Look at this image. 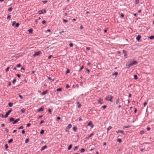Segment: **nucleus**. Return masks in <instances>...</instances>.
Instances as JSON below:
<instances>
[{
    "mask_svg": "<svg viewBox=\"0 0 154 154\" xmlns=\"http://www.w3.org/2000/svg\"><path fill=\"white\" fill-rule=\"evenodd\" d=\"M88 125L91 126V128H93L94 127V125L91 121H90L88 122Z\"/></svg>",
    "mask_w": 154,
    "mask_h": 154,
    "instance_id": "obj_4",
    "label": "nucleus"
},
{
    "mask_svg": "<svg viewBox=\"0 0 154 154\" xmlns=\"http://www.w3.org/2000/svg\"><path fill=\"white\" fill-rule=\"evenodd\" d=\"M48 112L50 114H51V110L50 109H49L48 110Z\"/></svg>",
    "mask_w": 154,
    "mask_h": 154,
    "instance_id": "obj_59",
    "label": "nucleus"
},
{
    "mask_svg": "<svg viewBox=\"0 0 154 154\" xmlns=\"http://www.w3.org/2000/svg\"><path fill=\"white\" fill-rule=\"evenodd\" d=\"M46 23V21L45 20H43L42 22V23L43 24L45 23Z\"/></svg>",
    "mask_w": 154,
    "mask_h": 154,
    "instance_id": "obj_49",
    "label": "nucleus"
},
{
    "mask_svg": "<svg viewBox=\"0 0 154 154\" xmlns=\"http://www.w3.org/2000/svg\"><path fill=\"white\" fill-rule=\"evenodd\" d=\"M118 74V72H116L114 73H113L112 74V75H117Z\"/></svg>",
    "mask_w": 154,
    "mask_h": 154,
    "instance_id": "obj_40",
    "label": "nucleus"
},
{
    "mask_svg": "<svg viewBox=\"0 0 154 154\" xmlns=\"http://www.w3.org/2000/svg\"><path fill=\"white\" fill-rule=\"evenodd\" d=\"M47 148V146L46 145H45L44 146H43L42 147L41 149V151H43L45 149Z\"/></svg>",
    "mask_w": 154,
    "mask_h": 154,
    "instance_id": "obj_8",
    "label": "nucleus"
},
{
    "mask_svg": "<svg viewBox=\"0 0 154 154\" xmlns=\"http://www.w3.org/2000/svg\"><path fill=\"white\" fill-rule=\"evenodd\" d=\"M134 78L135 79H137V76L136 75H134Z\"/></svg>",
    "mask_w": 154,
    "mask_h": 154,
    "instance_id": "obj_34",
    "label": "nucleus"
},
{
    "mask_svg": "<svg viewBox=\"0 0 154 154\" xmlns=\"http://www.w3.org/2000/svg\"><path fill=\"white\" fill-rule=\"evenodd\" d=\"M133 65H136L137 63V61L135 60L132 62Z\"/></svg>",
    "mask_w": 154,
    "mask_h": 154,
    "instance_id": "obj_14",
    "label": "nucleus"
},
{
    "mask_svg": "<svg viewBox=\"0 0 154 154\" xmlns=\"http://www.w3.org/2000/svg\"><path fill=\"white\" fill-rule=\"evenodd\" d=\"M120 101V99L119 98H118L117 99L116 101V104H118L119 103Z\"/></svg>",
    "mask_w": 154,
    "mask_h": 154,
    "instance_id": "obj_20",
    "label": "nucleus"
},
{
    "mask_svg": "<svg viewBox=\"0 0 154 154\" xmlns=\"http://www.w3.org/2000/svg\"><path fill=\"white\" fill-rule=\"evenodd\" d=\"M141 36L140 35H138L136 38V39L137 41H139L140 40Z\"/></svg>",
    "mask_w": 154,
    "mask_h": 154,
    "instance_id": "obj_7",
    "label": "nucleus"
},
{
    "mask_svg": "<svg viewBox=\"0 0 154 154\" xmlns=\"http://www.w3.org/2000/svg\"><path fill=\"white\" fill-rule=\"evenodd\" d=\"M73 130L74 131H76L78 128L76 126H74L73 128Z\"/></svg>",
    "mask_w": 154,
    "mask_h": 154,
    "instance_id": "obj_13",
    "label": "nucleus"
},
{
    "mask_svg": "<svg viewBox=\"0 0 154 154\" xmlns=\"http://www.w3.org/2000/svg\"><path fill=\"white\" fill-rule=\"evenodd\" d=\"M72 144H70V145L69 147H68V150H70L71 149L72 147Z\"/></svg>",
    "mask_w": 154,
    "mask_h": 154,
    "instance_id": "obj_25",
    "label": "nucleus"
},
{
    "mask_svg": "<svg viewBox=\"0 0 154 154\" xmlns=\"http://www.w3.org/2000/svg\"><path fill=\"white\" fill-rule=\"evenodd\" d=\"M13 141V139H11L8 140V143H11Z\"/></svg>",
    "mask_w": 154,
    "mask_h": 154,
    "instance_id": "obj_27",
    "label": "nucleus"
},
{
    "mask_svg": "<svg viewBox=\"0 0 154 154\" xmlns=\"http://www.w3.org/2000/svg\"><path fill=\"white\" fill-rule=\"evenodd\" d=\"M113 98V97L110 95H108L107 96L105 99V100L109 101L110 102H113L112 100V99Z\"/></svg>",
    "mask_w": 154,
    "mask_h": 154,
    "instance_id": "obj_1",
    "label": "nucleus"
},
{
    "mask_svg": "<svg viewBox=\"0 0 154 154\" xmlns=\"http://www.w3.org/2000/svg\"><path fill=\"white\" fill-rule=\"evenodd\" d=\"M84 68L83 66H82L79 69V71H80L82 70Z\"/></svg>",
    "mask_w": 154,
    "mask_h": 154,
    "instance_id": "obj_48",
    "label": "nucleus"
},
{
    "mask_svg": "<svg viewBox=\"0 0 154 154\" xmlns=\"http://www.w3.org/2000/svg\"><path fill=\"white\" fill-rule=\"evenodd\" d=\"M9 67H8L6 68V69L5 71H6V72H7L8 71V70H9Z\"/></svg>",
    "mask_w": 154,
    "mask_h": 154,
    "instance_id": "obj_45",
    "label": "nucleus"
},
{
    "mask_svg": "<svg viewBox=\"0 0 154 154\" xmlns=\"http://www.w3.org/2000/svg\"><path fill=\"white\" fill-rule=\"evenodd\" d=\"M102 108H103V109H105L106 107V105H104L102 106Z\"/></svg>",
    "mask_w": 154,
    "mask_h": 154,
    "instance_id": "obj_52",
    "label": "nucleus"
},
{
    "mask_svg": "<svg viewBox=\"0 0 154 154\" xmlns=\"http://www.w3.org/2000/svg\"><path fill=\"white\" fill-rule=\"evenodd\" d=\"M72 125L71 124H68V125L66 127V129H69V128H71V127H72Z\"/></svg>",
    "mask_w": 154,
    "mask_h": 154,
    "instance_id": "obj_10",
    "label": "nucleus"
},
{
    "mask_svg": "<svg viewBox=\"0 0 154 154\" xmlns=\"http://www.w3.org/2000/svg\"><path fill=\"white\" fill-rule=\"evenodd\" d=\"M147 104V103L146 102H145L143 103L144 106H145Z\"/></svg>",
    "mask_w": 154,
    "mask_h": 154,
    "instance_id": "obj_63",
    "label": "nucleus"
},
{
    "mask_svg": "<svg viewBox=\"0 0 154 154\" xmlns=\"http://www.w3.org/2000/svg\"><path fill=\"white\" fill-rule=\"evenodd\" d=\"M12 7H10L8 8V11L9 12H11L12 11Z\"/></svg>",
    "mask_w": 154,
    "mask_h": 154,
    "instance_id": "obj_29",
    "label": "nucleus"
},
{
    "mask_svg": "<svg viewBox=\"0 0 154 154\" xmlns=\"http://www.w3.org/2000/svg\"><path fill=\"white\" fill-rule=\"evenodd\" d=\"M131 67L130 66V65L129 64H126V67L127 68V69H129V68Z\"/></svg>",
    "mask_w": 154,
    "mask_h": 154,
    "instance_id": "obj_16",
    "label": "nucleus"
},
{
    "mask_svg": "<svg viewBox=\"0 0 154 154\" xmlns=\"http://www.w3.org/2000/svg\"><path fill=\"white\" fill-rule=\"evenodd\" d=\"M29 141V139L28 138L26 139L25 140V142L26 143H27Z\"/></svg>",
    "mask_w": 154,
    "mask_h": 154,
    "instance_id": "obj_26",
    "label": "nucleus"
},
{
    "mask_svg": "<svg viewBox=\"0 0 154 154\" xmlns=\"http://www.w3.org/2000/svg\"><path fill=\"white\" fill-rule=\"evenodd\" d=\"M12 111V109H11L10 110H9L8 112H7L6 114H5L4 117L5 118H7L8 117V115L10 114V113Z\"/></svg>",
    "mask_w": 154,
    "mask_h": 154,
    "instance_id": "obj_2",
    "label": "nucleus"
},
{
    "mask_svg": "<svg viewBox=\"0 0 154 154\" xmlns=\"http://www.w3.org/2000/svg\"><path fill=\"white\" fill-rule=\"evenodd\" d=\"M44 133V130L42 129L41 131L40 132V134H43Z\"/></svg>",
    "mask_w": 154,
    "mask_h": 154,
    "instance_id": "obj_37",
    "label": "nucleus"
},
{
    "mask_svg": "<svg viewBox=\"0 0 154 154\" xmlns=\"http://www.w3.org/2000/svg\"><path fill=\"white\" fill-rule=\"evenodd\" d=\"M85 149L84 148H82L81 150L80 151L82 152H85Z\"/></svg>",
    "mask_w": 154,
    "mask_h": 154,
    "instance_id": "obj_32",
    "label": "nucleus"
},
{
    "mask_svg": "<svg viewBox=\"0 0 154 154\" xmlns=\"http://www.w3.org/2000/svg\"><path fill=\"white\" fill-rule=\"evenodd\" d=\"M30 34H32V33L33 29H30L28 30Z\"/></svg>",
    "mask_w": 154,
    "mask_h": 154,
    "instance_id": "obj_12",
    "label": "nucleus"
},
{
    "mask_svg": "<svg viewBox=\"0 0 154 154\" xmlns=\"http://www.w3.org/2000/svg\"><path fill=\"white\" fill-rule=\"evenodd\" d=\"M150 128L149 127H147L146 128V130L147 131H149L150 130Z\"/></svg>",
    "mask_w": 154,
    "mask_h": 154,
    "instance_id": "obj_55",
    "label": "nucleus"
},
{
    "mask_svg": "<svg viewBox=\"0 0 154 154\" xmlns=\"http://www.w3.org/2000/svg\"><path fill=\"white\" fill-rule=\"evenodd\" d=\"M16 66L17 67H20L21 66V65L20 63H19V64H17V65Z\"/></svg>",
    "mask_w": 154,
    "mask_h": 154,
    "instance_id": "obj_42",
    "label": "nucleus"
},
{
    "mask_svg": "<svg viewBox=\"0 0 154 154\" xmlns=\"http://www.w3.org/2000/svg\"><path fill=\"white\" fill-rule=\"evenodd\" d=\"M0 116L3 118L4 117L3 115V114H2V113L0 114Z\"/></svg>",
    "mask_w": 154,
    "mask_h": 154,
    "instance_id": "obj_53",
    "label": "nucleus"
},
{
    "mask_svg": "<svg viewBox=\"0 0 154 154\" xmlns=\"http://www.w3.org/2000/svg\"><path fill=\"white\" fill-rule=\"evenodd\" d=\"M48 79H49V80H52V81H54V79H51V77H48Z\"/></svg>",
    "mask_w": 154,
    "mask_h": 154,
    "instance_id": "obj_50",
    "label": "nucleus"
},
{
    "mask_svg": "<svg viewBox=\"0 0 154 154\" xmlns=\"http://www.w3.org/2000/svg\"><path fill=\"white\" fill-rule=\"evenodd\" d=\"M69 72H70V70L69 69H67L66 72V74H68V73H69Z\"/></svg>",
    "mask_w": 154,
    "mask_h": 154,
    "instance_id": "obj_31",
    "label": "nucleus"
},
{
    "mask_svg": "<svg viewBox=\"0 0 154 154\" xmlns=\"http://www.w3.org/2000/svg\"><path fill=\"white\" fill-rule=\"evenodd\" d=\"M45 122L44 121H43V120H42L41 121V122H40V124H42V123H43Z\"/></svg>",
    "mask_w": 154,
    "mask_h": 154,
    "instance_id": "obj_57",
    "label": "nucleus"
},
{
    "mask_svg": "<svg viewBox=\"0 0 154 154\" xmlns=\"http://www.w3.org/2000/svg\"><path fill=\"white\" fill-rule=\"evenodd\" d=\"M86 70L87 71L88 73H89L90 72L89 70L87 68L86 69Z\"/></svg>",
    "mask_w": 154,
    "mask_h": 154,
    "instance_id": "obj_56",
    "label": "nucleus"
},
{
    "mask_svg": "<svg viewBox=\"0 0 154 154\" xmlns=\"http://www.w3.org/2000/svg\"><path fill=\"white\" fill-rule=\"evenodd\" d=\"M120 15H121V16L122 17H124V15H123V14L122 13H121V14H120Z\"/></svg>",
    "mask_w": 154,
    "mask_h": 154,
    "instance_id": "obj_58",
    "label": "nucleus"
},
{
    "mask_svg": "<svg viewBox=\"0 0 154 154\" xmlns=\"http://www.w3.org/2000/svg\"><path fill=\"white\" fill-rule=\"evenodd\" d=\"M9 121H10V122H12V121H14V119L13 118H10L9 119Z\"/></svg>",
    "mask_w": 154,
    "mask_h": 154,
    "instance_id": "obj_23",
    "label": "nucleus"
},
{
    "mask_svg": "<svg viewBox=\"0 0 154 154\" xmlns=\"http://www.w3.org/2000/svg\"><path fill=\"white\" fill-rule=\"evenodd\" d=\"M23 128V126H21L20 127H18V129H22Z\"/></svg>",
    "mask_w": 154,
    "mask_h": 154,
    "instance_id": "obj_41",
    "label": "nucleus"
},
{
    "mask_svg": "<svg viewBox=\"0 0 154 154\" xmlns=\"http://www.w3.org/2000/svg\"><path fill=\"white\" fill-rule=\"evenodd\" d=\"M112 128V127L111 126H109L107 128V131H108L109 130L111 129Z\"/></svg>",
    "mask_w": 154,
    "mask_h": 154,
    "instance_id": "obj_30",
    "label": "nucleus"
},
{
    "mask_svg": "<svg viewBox=\"0 0 154 154\" xmlns=\"http://www.w3.org/2000/svg\"><path fill=\"white\" fill-rule=\"evenodd\" d=\"M15 23H16V22L15 21L13 22H12V26H14V25L15 24Z\"/></svg>",
    "mask_w": 154,
    "mask_h": 154,
    "instance_id": "obj_44",
    "label": "nucleus"
},
{
    "mask_svg": "<svg viewBox=\"0 0 154 154\" xmlns=\"http://www.w3.org/2000/svg\"><path fill=\"white\" fill-rule=\"evenodd\" d=\"M130 125H128V126L125 125L123 126V128L124 129V128H129L130 127Z\"/></svg>",
    "mask_w": 154,
    "mask_h": 154,
    "instance_id": "obj_21",
    "label": "nucleus"
},
{
    "mask_svg": "<svg viewBox=\"0 0 154 154\" xmlns=\"http://www.w3.org/2000/svg\"><path fill=\"white\" fill-rule=\"evenodd\" d=\"M25 111V109L24 108H23L21 110V112L22 113L24 112Z\"/></svg>",
    "mask_w": 154,
    "mask_h": 154,
    "instance_id": "obj_22",
    "label": "nucleus"
},
{
    "mask_svg": "<svg viewBox=\"0 0 154 154\" xmlns=\"http://www.w3.org/2000/svg\"><path fill=\"white\" fill-rule=\"evenodd\" d=\"M11 18V15H8L7 17V19H10Z\"/></svg>",
    "mask_w": 154,
    "mask_h": 154,
    "instance_id": "obj_43",
    "label": "nucleus"
},
{
    "mask_svg": "<svg viewBox=\"0 0 154 154\" xmlns=\"http://www.w3.org/2000/svg\"><path fill=\"white\" fill-rule=\"evenodd\" d=\"M19 26V24L18 23H17L15 25V27H18Z\"/></svg>",
    "mask_w": 154,
    "mask_h": 154,
    "instance_id": "obj_35",
    "label": "nucleus"
},
{
    "mask_svg": "<svg viewBox=\"0 0 154 154\" xmlns=\"http://www.w3.org/2000/svg\"><path fill=\"white\" fill-rule=\"evenodd\" d=\"M5 148L6 149H7L8 147V145L7 144H5Z\"/></svg>",
    "mask_w": 154,
    "mask_h": 154,
    "instance_id": "obj_62",
    "label": "nucleus"
},
{
    "mask_svg": "<svg viewBox=\"0 0 154 154\" xmlns=\"http://www.w3.org/2000/svg\"><path fill=\"white\" fill-rule=\"evenodd\" d=\"M69 46L71 48L73 46V44L72 43H70L69 44Z\"/></svg>",
    "mask_w": 154,
    "mask_h": 154,
    "instance_id": "obj_39",
    "label": "nucleus"
},
{
    "mask_svg": "<svg viewBox=\"0 0 154 154\" xmlns=\"http://www.w3.org/2000/svg\"><path fill=\"white\" fill-rule=\"evenodd\" d=\"M48 92V91L46 90L45 91H43L41 94L42 95H45Z\"/></svg>",
    "mask_w": 154,
    "mask_h": 154,
    "instance_id": "obj_9",
    "label": "nucleus"
},
{
    "mask_svg": "<svg viewBox=\"0 0 154 154\" xmlns=\"http://www.w3.org/2000/svg\"><path fill=\"white\" fill-rule=\"evenodd\" d=\"M38 13L40 14H43L42 10L39 11L38 12Z\"/></svg>",
    "mask_w": 154,
    "mask_h": 154,
    "instance_id": "obj_15",
    "label": "nucleus"
},
{
    "mask_svg": "<svg viewBox=\"0 0 154 154\" xmlns=\"http://www.w3.org/2000/svg\"><path fill=\"white\" fill-rule=\"evenodd\" d=\"M78 148V146H75L74 148V150H75L76 149H77Z\"/></svg>",
    "mask_w": 154,
    "mask_h": 154,
    "instance_id": "obj_46",
    "label": "nucleus"
},
{
    "mask_svg": "<svg viewBox=\"0 0 154 154\" xmlns=\"http://www.w3.org/2000/svg\"><path fill=\"white\" fill-rule=\"evenodd\" d=\"M5 131H6L7 133H8V131H9V130L7 128H5Z\"/></svg>",
    "mask_w": 154,
    "mask_h": 154,
    "instance_id": "obj_64",
    "label": "nucleus"
},
{
    "mask_svg": "<svg viewBox=\"0 0 154 154\" xmlns=\"http://www.w3.org/2000/svg\"><path fill=\"white\" fill-rule=\"evenodd\" d=\"M11 82H8V86H10L11 85Z\"/></svg>",
    "mask_w": 154,
    "mask_h": 154,
    "instance_id": "obj_61",
    "label": "nucleus"
},
{
    "mask_svg": "<svg viewBox=\"0 0 154 154\" xmlns=\"http://www.w3.org/2000/svg\"><path fill=\"white\" fill-rule=\"evenodd\" d=\"M62 89L61 88H58L57 89V91H61Z\"/></svg>",
    "mask_w": 154,
    "mask_h": 154,
    "instance_id": "obj_38",
    "label": "nucleus"
},
{
    "mask_svg": "<svg viewBox=\"0 0 154 154\" xmlns=\"http://www.w3.org/2000/svg\"><path fill=\"white\" fill-rule=\"evenodd\" d=\"M117 142L120 143L122 142V140L121 139L119 138L117 139Z\"/></svg>",
    "mask_w": 154,
    "mask_h": 154,
    "instance_id": "obj_33",
    "label": "nucleus"
},
{
    "mask_svg": "<svg viewBox=\"0 0 154 154\" xmlns=\"http://www.w3.org/2000/svg\"><path fill=\"white\" fill-rule=\"evenodd\" d=\"M16 82V79H14L12 81L13 83V84L14 83Z\"/></svg>",
    "mask_w": 154,
    "mask_h": 154,
    "instance_id": "obj_47",
    "label": "nucleus"
},
{
    "mask_svg": "<svg viewBox=\"0 0 154 154\" xmlns=\"http://www.w3.org/2000/svg\"><path fill=\"white\" fill-rule=\"evenodd\" d=\"M102 100H102L101 98H99L98 100H97V101L98 103L102 104V103H101V101Z\"/></svg>",
    "mask_w": 154,
    "mask_h": 154,
    "instance_id": "obj_18",
    "label": "nucleus"
},
{
    "mask_svg": "<svg viewBox=\"0 0 154 154\" xmlns=\"http://www.w3.org/2000/svg\"><path fill=\"white\" fill-rule=\"evenodd\" d=\"M116 132L117 133H121L122 134H124L123 131H122V130H118V131H116Z\"/></svg>",
    "mask_w": 154,
    "mask_h": 154,
    "instance_id": "obj_11",
    "label": "nucleus"
},
{
    "mask_svg": "<svg viewBox=\"0 0 154 154\" xmlns=\"http://www.w3.org/2000/svg\"><path fill=\"white\" fill-rule=\"evenodd\" d=\"M19 97L21 99H22L23 98V97L21 95H20V94H19Z\"/></svg>",
    "mask_w": 154,
    "mask_h": 154,
    "instance_id": "obj_54",
    "label": "nucleus"
},
{
    "mask_svg": "<svg viewBox=\"0 0 154 154\" xmlns=\"http://www.w3.org/2000/svg\"><path fill=\"white\" fill-rule=\"evenodd\" d=\"M94 135V134L93 133H92L91 134H90V135L87 138V139H88L89 137H91V136H93Z\"/></svg>",
    "mask_w": 154,
    "mask_h": 154,
    "instance_id": "obj_28",
    "label": "nucleus"
},
{
    "mask_svg": "<svg viewBox=\"0 0 154 154\" xmlns=\"http://www.w3.org/2000/svg\"><path fill=\"white\" fill-rule=\"evenodd\" d=\"M20 119L19 118H18V119H16L15 121H14L13 122V124H16L17 122L19 121H20Z\"/></svg>",
    "mask_w": 154,
    "mask_h": 154,
    "instance_id": "obj_6",
    "label": "nucleus"
},
{
    "mask_svg": "<svg viewBox=\"0 0 154 154\" xmlns=\"http://www.w3.org/2000/svg\"><path fill=\"white\" fill-rule=\"evenodd\" d=\"M17 76L19 78H20V75L19 74H17Z\"/></svg>",
    "mask_w": 154,
    "mask_h": 154,
    "instance_id": "obj_60",
    "label": "nucleus"
},
{
    "mask_svg": "<svg viewBox=\"0 0 154 154\" xmlns=\"http://www.w3.org/2000/svg\"><path fill=\"white\" fill-rule=\"evenodd\" d=\"M43 110H44V109L43 108L41 107L38 109V111L39 112H40V111H43Z\"/></svg>",
    "mask_w": 154,
    "mask_h": 154,
    "instance_id": "obj_17",
    "label": "nucleus"
},
{
    "mask_svg": "<svg viewBox=\"0 0 154 154\" xmlns=\"http://www.w3.org/2000/svg\"><path fill=\"white\" fill-rule=\"evenodd\" d=\"M139 2V0H135V3L136 4H137Z\"/></svg>",
    "mask_w": 154,
    "mask_h": 154,
    "instance_id": "obj_36",
    "label": "nucleus"
},
{
    "mask_svg": "<svg viewBox=\"0 0 154 154\" xmlns=\"http://www.w3.org/2000/svg\"><path fill=\"white\" fill-rule=\"evenodd\" d=\"M127 51L124 50H123L122 53L124 54V56L126 58L127 57Z\"/></svg>",
    "mask_w": 154,
    "mask_h": 154,
    "instance_id": "obj_3",
    "label": "nucleus"
},
{
    "mask_svg": "<svg viewBox=\"0 0 154 154\" xmlns=\"http://www.w3.org/2000/svg\"><path fill=\"white\" fill-rule=\"evenodd\" d=\"M13 103H11V102L9 103H8V105L10 107H12L13 106Z\"/></svg>",
    "mask_w": 154,
    "mask_h": 154,
    "instance_id": "obj_19",
    "label": "nucleus"
},
{
    "mask_svg": "<svg viewBox=\"0 0 154 154\" xmlns=\"http://www.w3.org/2000/svg\"><path fill=\"white\" fill-rule=\"evenodd\" d=\"M40 54V51H38L37 52H35L34 54L33 55V56L35 57L36 56H38Z\"/></svg>",
    "mask_w": 154,
    "mask_h": 154,
    "instance_id": "obj_5",
    "label": "nucleus"
},
{
    "mask_svg": "<svg viewBox=\"0 0 154 154\" xmlns=\"http://www.w3.org/2000/svg\"><path fill=\"white\" fill-rule=\"evenodd\" d=\"M149 38L150 39H152L154 38V36L151 35V36L149 37Z\"/></svg>",
    "mask_w": 154,
    "mask_h": 154,
    "instance_id": "obj_24",
    "label": "nucleus"
},
{
    "mask_svg": "<svg viewBox=\"0 0 154 154\" xmlns=\"http://www.w3.org/2000/svg\"><path fill=\"white\" fill-rule=\"evenodd\" d=\"M63 22L66 23L68 21V20L65 19H63Z\"/></svg>",
    "mask_w": 154,
    "mask_h": 154,
    "instance_id": "obj_51",
    "label": "nucleus"
}]
</instances>
